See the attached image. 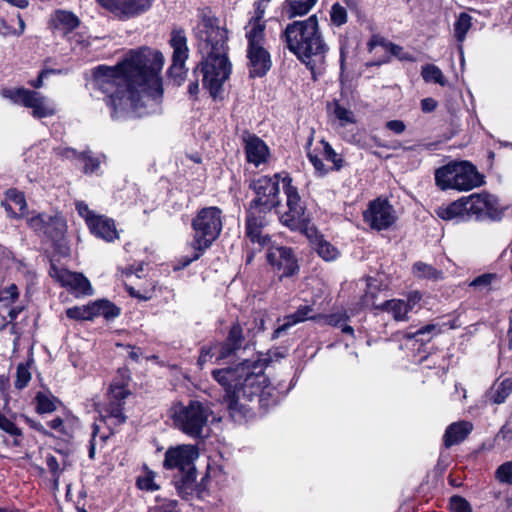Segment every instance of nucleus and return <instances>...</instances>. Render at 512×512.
<instances>
[{"instance_id": "nucleus-49", "label": "nucleus", "mask_w": 512, "mask_h": 512, "mask_svg": "<svg viewBox=\"0 0 512 512\" xmlns=\"http://www.w3.org/2000/svg\"><path fill=\"white\" fill-rule=\"evenodd\" d=\"M451 512H472L470 504L461 496H452L450 499Z\"/></svg>"}, {"instance_id": "nucleus-4", "label": "nucleus", "mask_w": 512, "mask_h": 512, "mask_svg": "<svg viewBox=\"0 0 512 512\" xmlns=\"http://www.w3.org/2000/svg\"><path fill=\"white\" fill-rule=\"evenodd\" d=\"M284 174L261 176L249 184L255 197L246 209L245 235L252 244H258L259 248L270 243V236L264 233L263 229L269 223L268 216L271 211L280 205L279 183Z\"/></svg>"}, {"instance_id": "nucleus-54", "label": "nucleus", "mask_w": 512, "mask_h": 512, "mask_svg": "<svg viewBox=\"0 0 512 512\" xmlns=\"http://www.w3.org/2000/svg\"><path fill=\"white\" fill-rule=\"evenodd\" d=\"M54 151L57 156H60L62 158H68V159L77 158V159L81 160V157H80L81 153H78L75 149L68 148V147H66V148L58 147V148H55Z\"/></svg>"}, {"instance_id": "nucleus-20", "label": "nucleus", "mask_w": 512, "mask_h": 512, "mask_svg": "<svg viewBox=\"0 0 512 512\" xmlns=\"http://www.w3.org/2000/svg\"><path fill=\"white\" fill-rule=\"evenodd\" d=\"M88 227L92 234L107 242L118 238V232L113 219L106 216L97 215L88 219Z\"/></svg>"}, {"instance_id": "nucleus-23", "label": "nucleus", "mask_w": 512, "mask_h": 512, "mask_svg": "<svg viewBox=\"0 0 512 512\" xmlns=\"http://www.w3.org/2000/svg\"><path fill=\"white\" fill-rule=\"evenodd\" d=\"M245 153L247 161L257 167L266 162L269 150L265 142L259 137L249 136L245 139Z\"/></svg>"}, {"instance_id": "nucleus-56", "label": "nucleus", "mask_w": 512, "mask_h": 512, "mask_svg": "<svg viewBox=\"0 0 512 512\" xmlns=\"http://www.w3.org/2000/svg\"><path fill=\"white\" fill-rule=\"evenodd\" d=\"M19 296L18 287L15 284H11L6 287L2 292V300H10L14 302Z\"/></svg>"}, {"instance_id": "nucleus-59", "label": "nucleus", "mask_w": 512, "mask_h": 512, "mask_svg": "<svg viewBox=\"0 0 512 512\" xmlns=\"http://www.w3.org/2000/svg\"><path fill=\"white\" fill-rule=\"evenodd\" d=\"M386 50L389 51L392 55H394L400 59H410L409 57L406 56V54L403 53V55H402L403 48L394 43L389 42L387 44Z\"/></svg>"}, {"instance_id": "nucleus-3", "label": "nucleus", "mask_w": 512, "mask_h": 512, "mask_svg": "<svg viewBox=\"0 0 512 512\" xmlns=\"http://www.w3.org/2000/svg\"><path fill=\"white\" fill-rule=\"evenodd\" d=\"M196 35L202 42L201 49L207 53L206 58L200 63L203 86L209 90L213 98H216L231 73V63L227 57V31L215 26L210 18H206L197 26Z\"/></svg>"}, {"instance_id": "nucleus-7", "label": "nucleus", "mask_w": 512, "mask_h": 512, "mask_svg": "<svg viewBox=\"0 0 512 512\" xmlns=\"http://www.w3.org/2000/svg\"><path fill=\"white\" fill-rule=\"evenodd\" d=\"M435 183L441 190H471L483 183L476 167L467 161L450 162L435 171Z\"/></svg>"}, {"instance_id": "nucleus-43", "label": "nucleus", "mask_w": 512, "mask_h": 512, "mask_svg": "<svg viewBox=\"0 0 512 512\" xmlns=\"http://www.w3.org/2000/svg\"><path fill=\"white\" fill-rule=\"evenodd\" d=\"M318 0H293L290 2L292 16L307 14Z\"/></svg>"}, {"instance_id": "nucleus-61", "label": "nucleus", "mask_w": 512, "mask_h": 512, "mask_svg": "<svg viewBox=\"0 0 512 512\" xmlns=\"http://www.w3.org/2000/svg\"><path fill=\"white\" fill-rule=\"evenodd\" d=\"M12 260H15L12 251L0 244V263L4 264Z\"/></svg>"}, {"instance_id": "nucleus-13", "label": "nucleus", "mask_w": 512, "mask_h": 512, "mask_svg": "<svg viewBox=\"0 0 512 512\" xmlns=\"http://www.w3.org/2000/svg\"><path fill=\"white\" fill-rule=\"evenodd\" d=\"M244 336L242 327L239 324H234L223 343H217L210 347H202L201 353L198 358V364L203 366L207 361L215 358L216 361L228 358L236 354L243 346Z\"/></svg>"}, {"instance_id": "nucleus-30", "label": "nucleus", "mask_w": 512, "mask_h": 512, "mask_svg": "<svg viewBox=\"0 0 512 512\" xmlns=\"http://www.w3.org/2000/svg\"><path fill=\"white\" fill-rule=\"evenodd\" d=\"M467 214L466 209H464V203L462 198L454 201L446 207H440L437 209L438 217L444 220H453V219H463V217Z\"/></svg>"}, {"instance_id": "nucleus-42", "label": "nucleus", "mask_w": 512, "mask_h": 512, "mask_svg": "<svg viewBox=\"0 0 512 512\" xmlns=\"http://www.w3.org/2000/svg\"><path fill=\"white\" fill-rule=\"evenodd\" d=\"M321 142L323 144V154L325 159L332 162L334 165V169L339 171L344 164L343 158L338 153H336V151L328 142L324 140H322Z\"/></svg>"}, {"instance_id": "nucleus-9", "label": "nucleus", "mask_w": 512, "mask_h": 512, "mask_svg": "<svg viewBox=\"0 0 512 512\" xmlns=\"http://www.w3.org/2000/svg\"><path fill=\"white\" fill-rule=\"evenodd\" d=\"M282 184L286 195L287 211L280 214L279 220L281 224L292 231H303L309 222L305 204L301 200L298 189L292 185V178L289 174H284Z\"/></svg>"}, {"instance_id": "nucleus-14", "label": "nucleus", "mask_w": 512, "mask_h": 512, "mask_svg": "<svg viewBox=\"0 0 512 512\" xmlns=\"http://www.w3.org/2000/svg\"><path fill=\"white\" fill-rule=\"evenodd\" d=\"M29 227L39 236L53 242L60 241L66 231V222L62 216L39 213L27 220Z\"/></svg>"}, {"instance_id": "nucleus-15", "label": "nucleus", "mask_w": 512, "mask_h": 512, "mask_svg": "<svg viewBox=\"0 0 512 512\" xmlns=\"http://www.w3.org/2000/svg\"><path fill=\"white\" fill-rule=\"evenodd\" d=\"M363 218L371 229L382 231L395 223L396 214L393 206L387 200L378 198L369 203L363 212Z\"/></svg>"}, {"instance_id": "nucleus-40", "label": "nucleus", "mask_w": 512, "mask_h": 512, "mask_svg": "<svg viewBox=\"0 0 512 512\" xmlns=\"http://www.w3.org/2000/svg\"><path fill=\"white\" fill-rule=\"evenodd\" d=\"M498 279L495 273H485L476 277L470 282L469 286L479 290H490L491 285Z\"/></svg>"}, {"instance_id": "nucleus-41", "label": "nucleus", "mask_w": 512, "mask_h": 512, "mask_svg": "<svg viewBox=\"0 0 512 512\" xmlns=\"http://www.w3.org/2000/svg\"><path fill=\"white\" fill-rule=\"evenodd\" d=\"M31 380V373L29 371V365L28 363L27 364H24V363H20L18 364L17 366V371H16V380H15V388L17 389H23L25 388L28 383L30 382Z\"/></svg>"}, {"instance_id": "nucleus-26", "label": "nucleus", "mask_w": 512, "mask_h": 512, "mask_svg": "<svg viewBox=\"0 0 512 512\" xmlns=\"http://www.w3.org/2000/svg\"><path fill=\"white\" fill-rule=\"evenodd\" d=\"M79 23L78 17L68 11H57L52 18L55 31L64 36L76 29Z\"/></svg>"}, {"instance_id": "nucleus-22", "label": "nucleus", "mask_w": 512, "mask_h": 512, "mask_svg": "<svg viewBox=\"0 0 512 512\" xmlns=\"http://www.w3.org/2000/svg\"><path fill=\"white\" fill-rule=\"evenodd\" d=\"M58 278L62 286L70 288L78 294H92V287L89 280L81 273L63 270L59 273Z\"/></svg>"}, {"instance_id": "nucleus-50", "label": "nucleus", "mask_w": 512, "mask_h": 512, "mask_svg": "<svg viewBox=\"0 0 512 512\" xmlns=\"http://www.w3.org/2000/svg\"><path fill=\"white\" fill-rule=\"evenodd\" d=\"M81 160L84 162V170L86 173H94L99 168L100 162L98 159L91 157L88 152L80 154Z\"/></svg>"}, {"instance_id": "nucleus-5", "label": "nucleus", "mask_w": 512, "mask_h": 512, "mask_svg": "<svg viewBox=\"0 0 512 512\" xmlns=\"http://www.w3.org/2000/svg\"><path fill=\"white\" fill-rule=\"evenodd\" d=\"M287 48L312 73L313 79L325 69L328 46L319 30L316 15L288 24L283 32Z\"/></svg>"}, {"instance_id": "nucleus-63", "label": "nucleus", "mask_w": 512, "mask_h": 512, "mask_svg": "<svg viewBox=\"0 0 512 512\" xmlns=\"http://www.w3.org/2000/svg\"><path fill=\"white\" fill-rule=\"evenodd\" d=\"M47 424L51 429L60 433H65V427L62 418L56 417L53 420L49 421Z\"/></svg>"}, {"instance_id": "nucleus-12", "label": "nucleus", "mask_w": 512, "mask_h": 512, "mask_svg": "<svg viewBox=\"0 0 512 512\" xmlns=\"http://www.w3.org/2000/svg\"><path fill=\"white\" fill-rule=\"evenodd\" d=\"M2 97L11 100L13 103L22 104L32 109L35 118H45L55 114V107L51 101L36 91L24 88L3 89Z\"/></svg>"}, {"instance_id": "nucleus-51", "label": "nucleus", "mask_w": 512, "mask_h": 512, "mask_svg": "<svg viewBox=\"0 0 512 512\" xmlns=\"http://www.w3.org/2000/svg\"><path fill=\"white\" fill-rule=\"evenodd\" d=\"M46 464H47V467H48L50 473L54 477V485L57 487L59 476H60V467H59L57 458L53 455H48L46 457Z\"/></svg>"}, {"instance_id": "nucleus-28", "label": "nucleus", "mask_w": 512, "mask_h": 512, "mask_svg": "<svg viewBox=\"0 0 512 512\" xmlns=\"http://www.w3.org/2000/svg\"><path fill=\"white\" fill-rule=\"evenodd\" d=\"M196 475L195 468L194 470L180 473L179 478L175 480V488L182 498L188 499L194 494L196 490Z\"/></svg>"}, {"instance_id": "nucleus-47", "label": "nucleus", "mask_w": 512, "mask_h": 512, "mask_svg": "<svg viewBox=\"0 0 512 512\" xmlns=\"http://www.w3.org/2000/svg\"><path fill=\"white\" fill-rule=\"evenodd\" d=\"M496 478L504 484L512 482V461H508L500 465L496 470Z\"/></svg>"}, {"instance_id": "nucleus-45", "label": "nucleus", "mask_w": 512, "mask_h": 512, "mask_svg": "<svg viewBox=\"0 0 512 512\" xmlns=\"http://www.w3.org/2000/svg\"><path fill=\"white\" fill-rule=\"evenodd\" d=\"M440 331H441V329L438 325L427 324V325L422 326L421 328H419L418 330H416L413 333H408L407 338H416L418 336L428 335V338L426 340L429 341L433 336L440 333ZM424 340L425 339H423V338L421 339V341H424Z\"/></svg>"}, {"instance_id": "nucleus-53", "label": "nucleus", "mask_w": 512, "mask_h": 512, "mask_svg": "<svg viewBox=\"0 0 512 512\" xmlns=\"http://www.w3.org/2000/svg\"><path fill=\"white\" fill-rule=\"evenodd\" d=\"M308 158H309L311 164L313 165V167L315 168L316 172L320 176H323V175H325L328 172V170L326 169L323 161L317 155H313L312 153H308Z\"/></svg>"}, {"instance_id": "nucleus-36", "label": "nucleus", "mask_w": 512, "mask_h": 512, "mask_svg": "<svg viewBox=\"0 0 512 512\" xmlns=\"http://www.w3.org/2000/svg\"><path fill=\"white\" fill-rule=\"evenodd\" d=\"M471 20L472 17L465 12L460 13L458 16L456 22L454 23V35L458 42L464 41L467 32L471 28Z\"/></svg>"}, {"instance_id": "nucleus-39", "label": "nucleus", "mask_w": 512, "mask_h": 512, "mask_svg": "<svg viewBox=\"0 0 512 512\" xmlns=\"http://www.w3.org/2000/svg\"><path fill=\"white\" fill-rule=\"evenodd\" d=\"M316 252L325 261H333L339 255L337 248L324 239L318 240L316 244Z\"/></svg>"}, {"instance_id": "nucleus-38", "label": "nucleus", "mask_w": 512, "mask_h": 512, "mask_svg": "<svg viewBox=\"0 0 512 512\" xmlns=\"http://www.w3.org/2000/svg\"><path fill=\"white\" fill-rule=\"evenodd\" d=\"M0 430L6 432L10 436L14 437L13 444L15 446L20 445L19 438L22 437V431L16 426V424L8 419L5 415L0 412Z\"/></svg>"}, {"instance_id": "nucleus-48", "label": "nucleus", "mask_w": 512, "mask_h": 512, "mask_svg": "<svg viewBox=\"0 0 512 512\" xmlns=\"http://www.w3.org/2000/svg\"><path fill=\"white\" fill-rule=\"evenodd\" d=\"M334 114L342 126L355 122L352 111L341 106L340 104L335 105Z\"/></svg>"}, {"instance_id": "nucleus-55", "label": "nucleus", "mask_w": 512, "mask_h": 512, "mask_svg": "<svg viewBox=\"0 0 512 512\" xmlns=\"http://www.w3.org/2000/svg\"><path fill=\"white\" fill-rule=\"evenodd\" d=\"M76 210L81 217L85 218L87 224L89 218L97 216L89 209L88 205L83 201L76 202Z\"/></svg>"}, {"instance_id": "nucleus-32", "label": "nucleus", "mask_w": 512, "mask_h": 512, "mask_svg": "<svg viewBox=\"0 0 512 512\" xmlns=\"http://www.w3.org/2000/svg\"><path fill=\"white\" fill-rule=\"evenodd\" d=\"M421 76L427 83H435L440 86H446L448 84V81L441 69L434 64H426L422 66Z\"/></svg>"}, {"instance_id": "nucleus-16", "label": "nucleus", "mask_w": 512, "mask_h": 512, "mask_svg": "<svg viewBox=\"0 0 512 512\" xmlns=\"http://www.w3.org/2000/svg\"><path fill=\"white\" fill-rule=\"evenodd\" d=\"M257 245V248L259 251L263 249L259 248V245ZM264 248L268 249L267 252V261L268 263L278 272L279 278L282 279L283 277H290L296 274L299 270V266L297 264V260L293 254V251L290 247L285 246H274L272 244V241L270 240V243Z\"/></svg>"}, {"instance_id": "nucleus-44", "label": "nucleus", "mask_w": 512, "mask_h": 512, "mask_svg": "<svg viewBox=\"0 0 512 512\" xmlns=\"http://www.w3.org/2000/svg\"><path fill=\"white\" fill-rule=\"evenodd\" d=\"M155 475L152 471L146 472L144 475L137 478V486L141 490L145 491H156L159 486L154 481Z\"/></svg>"}, {"instance_id": "nucleus-37", "label": "nucleus", "mask_w": 512, "mask_h": 512, "mask_svg": "<svg viewBox=\"0 0 512 512\" xmlns=\"http://www.w3.org/2000/svg\"><path fill=\"white\" fill-rule=\"evenodd\" d=\"M35 401L36 411L40 414L51 413L56 410L55 398L49 394L38 392Z\"/></svg>"}, {"instance_id": "nucleus-11", "label": "nucleus", "mask_w": 512, "mask_h": 512, "mask_svg": "<svg viewBox=\"0 0 512 512\" xmlns=\"http://www.w3.org/2000/svg\"><path fill=\"white\" fill-rule=\"evenodd\" d=\"M247 39V58L250 77H263L272 66L270 53L266 49L265 34H261V28H253L245 33Z\"/></svg>"}, {"instance_id": "nucleus-33", "label": "nucleus", "mask_w": 512, "mask_h": 512, "mask_svg": "<svg viewBox=\"0 0 512 512\" xmlns=\"http://www.w3.org/2000/svg\"><path fill=\"white\" fill-rule=\"evenodd\" d=\"M267 2L268 0H260L256 3L255 15L251 17L248 24L245 26L246 33L259 26V28H261V34H265L266 25L263 18Z\"/></svg>"}, {"instance_id": "nucleus-58", "label": "nucleus", "mask_w": 512, "mask_h": 512, "mask_svg": "<svg viewBox=\"0 0 512 512\" xmlns=\"http://www.w3.org/2000/svg\"><path fill=\"white\" fill-rule=\"evenodd\" d=\"M388 43L389 42L386 41L384 38H382L380 36H377V35H373L371 37V39L369 40V42H368V50L371 52L377 46H382L385 49H387V44Z\"/></svg>"}, {"instance_id": "nucleus-62", "label": "nucleus", "mask_w": 512, "mask_h": 512, "mask_svg": "<svg viewBox=\"0 0 512 512\" xmlns=\"http://www.w3.org/2000/svg\"><path fill=\"white\" fill-rule=\"evenodd\" d=\"M422 299V295L418 291H412L409 293L406 304H410V311L417 305Z\"/></svg>"}, {"instance_id": "nucleus-24", "label": "nucleus", "mask_w": 512, "mask_h": 512, "mask_svg": "<svg viewBox=\"0 0 512 512\" xmlns=\"http://www.w3.org/2000/svg\"><path fill=\"white\" fill-rule=\"evenodd\" d=\"M473 425L467 421H460L449 425L444 433L443 441L446 448L461 443L472 431Z\"/></svg>"}, {"instance_id": "nucleus-8", "label": "nucleus", "mask_w": 512, "mask_h": 512, "mask_svg": "<svg viewBox=\"0 0 512 512\" xmlns=\"http://www.w3.org/2000/svg\"><path fill=\"white\" fill-rule=\"evenodd\" d=\"M211 411L199 401H190L188 405H177L173 410L175 426L184 434L197 439L203 437Z\"/></svg>"}, {"instance_id": "nucleus-19", "label": "nucleus", "mask_w": 512, "mask_h": 512, "mask_svg": "<svg viewBox=\"0 0 512 512\" xmlns=\"http://www.w3.org/2000/svg\"><path fill=\"white\" fill-rule=\"evenodd\" d=\"M105 9L114 14L133 17L146 12L153 0H97Z\"/></svg>"}, {"instance_id": "nucleus-31", "label": "nucleus", "mask_w": 512, "mask_h": 512, "mask_svg": "<svg viewBox=\"0 0 512 512\" xmlns=\"http://www.w3.org/2000/svg\"><path fill=\"white\" fill-rule=\"evenodd\" d=\"M92 303L95 306L93 309L95 317L103 316L107 320H112L120 315V308L108 300L101 299Z\"/></svg>"}, {"instance_id": "nucleus-10", "label": "nucleus", "mask_w": 512, "mask_h": 512, "mask_svg": "<svg viewBox=\"0 0 512 512\" xmlns=\"http://www.w3.org/2000/svg\"><path fill=\"white\" fill-rule=\"evenodd\" d=\"M131 392L127 388L124 378L114 379L110 384L107 403L101 414L102 420L111 429L113 433L116 427L124 424L127 416L124 414L125 400L130 396Z\"/></svg>"}, {"instance_id": "nucleus-17", "label": "nucleus", "mask_w": 512, "mask_h": 512, "mask_svg": "<svg viewBox=\"0 0 512 512\" xmlns=\"http://www.w3.org/2000/svg\"><path fill=\"white\" fill-rule=\"evenodd\" d=\"M199 453L194 445L182 444L170 447L165 452L163 466L167 470H178L179 473H185L195 469V460Z\"/></svg>"}, {"instance_id": "nucleus-34", "label": "nucleus", "mask_w": 512, "mask_h": 512, "mask_svg": "<svg viewBox=\"0 0 512 512\" xmlns=\"http://www.w3.org/2000/svg\"><path fill=\"white\" fill-rule=\"evenodd\" d=\"M94 307L95 306H93V303H89L83 306H74L66 310V315L68 318L73 320H93L95 318V313L93 310Z\"/></svg>"}, {"instance_id": "nucleus-46", "label": "nucleus", "mask_w": 512, "mask_h": 512, "mask_svg": "<svg viewBox=\"0 0 512 512\" xmlns=\"http://www.w3.org/2000/svg\"><path fill=\"white\" fill-rule=\"evenodd\" d=\"M331 21L336 26H341L347 22V11L339 3H335L331 8Z\"/></svg>"}, {"instance_id": "nucleus-6", "label": "nucleus", "mask_w": 512, "mask_h": 512, "mask_svg": "<svg viewBox=\"0 0 512 512\" xmlns=\"http://www.w3.org/2000/svg\"><path fill=\"white\" fill-rule=\"evenodd\" d=\"M194 238L191 244V255L182 258V266L186 267L198 260L206 249L218 238L222 230V211L218 207L202 208L192 220Z\"/></svg>"}, {"instance_id": "nucleus-35", "label": "nucleus", "mask_w": 512, "mask_h": 512, "mask_svg": "<svg viewBox=\"0 0 512 512\" xmlns=\"http://www.w3.org/2000/svg\"><path fill=\"white\" fill-rule=\"evenodd\" d=\"M413 272L419 278H426L434 281L443 278L442 271L437 270L433 266L423 262H416L413 265Z\"/></svg>"}, {"instance_id": "nucleus-29", "label": "nucleus", "mask_w": 512, "mask_h": 512, "mask_svg": "<svg viewBox=\"0 0 512 512\" xmlns=\"http://www.w3.org/2000/svg\"><path fill=\"white\" fill-rule=\"evenodd\" d=\"M376 308L391 313L396 321H404L410 311V304H406L403 299H392L383 302Z\"/></svg>"}, {"instance_id": "nucleus-60", "label": "nucleus", "mask_w": 512, "mask_h": 512, "mask_svg": "<svg viewBox=\"0 0 512 512\" xmlns=\"http://www.w3.org/2000/svg\"><path fill=\"white\" fill-rule=\"evenodd\" d=\"M437 102L433 98H424L421 101V109L425 113L432 112L436 109Z\"/></svg>"}, {"instance_id": "nucleus-57", "label": "nucleus", "mask_w": 512, "mask_h": 512, "mask_svg": "<svg viewBox=\"0 0 512 512\" xmlns=\"http://www.w3.org/2000/svg\"><path fill=\"white\" fill-rule=\"evenodd\" d=\"M385 126L388 130L397 135L402 134L406 129V125L402 120H390Z\"/></svg>"}, {"instance_id": "nucleus-52", "label": "nucleus", "mask_w": 512, "mask_h": 512, "mask_svg": "<svg viewBox=\"0 0 512 512\" xmlns=\"http://www.w3.org/2000/svg\"><path fill=\"white\" fill-rule=\"evenodd\" d=\"M148 512H177V501L165 500L164 503L151 508Z\"/></svg>"}, {"instance_id": "nucleus-18", "label": "nucleus", "mask_w": 512, "mask_h": 512, "mask_svg": "<svg viewBox=\"0 0 512 512\" xmlns=\"http://www.w3.org/2000/svg\"><path fill=\"white\" fill-rule=\"evenodd\" d=\"M173 48L172 65L169 67L168 73L174 79H182L185 73V62L188 58L189 49L187 46V37L183 29H174L169 40Z\"/></svg>"}, {"instance_id": "nucleus-25", "label": "nucleus", "mask_w": 512, "mask_h": 512, "mask_svg": "<svg viewBox=\"0 0 512 512\" xmlns=\"http://www.w3.org/2000/svg\"><path fill=\"white\" fill-rule=\"evenodd\" d=\"M512 393V378L497 380L486 392V401L492 404H502Z\"/></svg>"}, {"instance_id": "nucleus-2", "label": "nucleus", "mask_w": 512, "mask_h": 512, "mask_svg": "<svg viewBox=\"0 0 512 512\" xmlns=\"http://www.w3.org/2000/svg\"><path fill=\"white\" fill-rule=\"evenodd\" d=\"M269 359H245L235 367L214 370L215 381L224 394L220 402L226 405L229 416L236 423H242L251 416L246 402L258 399L259 405L268 409L279 401V393L268 384L264 370Z\"/></svg>"}, {"instance_id": "nucleus-64", "label": "nucleus", "mask_w": 512, "mask_h": 512, "mask_svg": "<svg viewBox=\"0 0 512 512\" xmlns=\"http://www.w3.org/2000/svg\"><path fill=\"white\" fill-rule=\"evenodd\" d=\"M24 419L26 421V423L33 429H35L36 431L44 434V435H50L46 429L44 428V426L39 423V422H36L35 420L31 419L30 417H27V416H24Z\"/></svg>"}, {"instance_id": "nucleus-27", "label": "nucleus", "mask_w": 512, "mask_h": 512, "mask_svg": "<svg viewBox=\"0 0 512 512\" xmlns=\"http://www.w3.org/2000/svg\"><path fill=\"white\" fill-rule=\"evenodd\" d=\"M313 312V308L309 305L300 306L297 311L286 318V322L279 326L277 329L273 332V338L280 337L281 333L286 331L291 326L303 322L308 319H313L314 316L311 314Z\"/></svg>"}, {"instance_id": "nucleus-21", "label": "nucleus", "mask_w": 512, "mask_h": 512, "mask_svg": "<svg viewBox=\"0 0 512 512\" xmlns=\"http://www.w3.org/2000/svg\"><path fill=\"white\" fill-rule=\"evenodd\" d=\"M462 200L464 203V209H466L467 214H481L483 212H486L493 219L497 218L493 216L491 213L493 205L495 203V199L492 195H489L487 193H474L467 197H462Z\"/></svg>"}, {"instance_id": "nucleus-1", "label": "nucleus", "mask_w": 512, "mask_h": 512, "mask_svg": "<svg viewBox=\"0 0 512 512\" xmlns=\"http://www.w3.org/2000/svg\"><path fill=\"white\" fill-rule=\"evenodd\" d=\"M163 64L160 51L141 47L130 50L115 66L99 65L93 70V85L105 94L114 120L161 113L163 87L159 74Z\"/></svg>"}]
</instances>
